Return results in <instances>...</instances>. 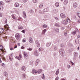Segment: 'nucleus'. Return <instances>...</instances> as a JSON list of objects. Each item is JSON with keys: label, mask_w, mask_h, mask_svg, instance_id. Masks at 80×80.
I'll return each instance as SVG.
<instances>
[{"label": "nucleus", "mask_w": 80, "mask_h": 80, "mask_svg": "<svg viewBox=\"0 0 80 80\" xmlns=\"http://www.w3.org/2000/svg\"><path fill=\"white\" fill-rule=\"evenodd\" d=\"M33 2L34 3H35L37 2V1L36 0H32Z\"/></svg>", "instance_id": "obj_42"}, {"label": "nucleus", "mask_w": 80, "mask_h": 80, "mask_svg": "<svg viewBox=\"0 0 80 80\" xmlns=\"http://www.w3.org/2000/svg\"><path fill=\"white\" fill-rule=\"evenodd\" d=\"M35 43H36V44H37V46L38 47H39L40 43H39L38 41H36L35 42Z\"/></svg>", "instance_id": "obj_8"}, {"label": "nucleus", "mask_w": 80, "mask_h": 80, "mask_svg": "<svg viewBox=\"0 0 80 80\" xmlns=\"http://www.w3.org/2000/svg\"><path fill=\"white\" fill-rule=\"evenodd\" d=\"M60 15L62 18H66V16H65V15L63 13H61Z\"/></svg>", "instance_id": "obj_3"}, {"label": "nucleus", "mask_w": 80, "mask_h": 80, "mask_svg": "<svg viewBox=\"0 0 80 80\" xmlns=\"http://www.w3.org/2000/svg\"><path fill=\"white\" fill-rule=\"evenodd\" d=\"M71 66L70 65H68L67 66V67L68 68H70Z\"/></svg>", "instance_id": "obj_54"}, {"label": "nucleus", "mask_w": 80, "mask_h": 80, "mask_svg": "<svg viewBox=\"0 0 80 80\" xmlns=\"http://www.w3.org/2000/svg\"><path fill=\"white\" fill-rule=\"evenodd\" d=\"M42 79H45V76H42Z\"/></svg>", "instance_id": "obj_52"}, {"label": "nucleus", "mask_w": 80, "mask_h": 80, "mask_svg": "<svg viewBox=\"0 0 80 80\" xmlns=\"http://www.w3.org/2000/svg\"><path fill=\"white\" fill-rule=\"evenodd\" d=\"M23 15L24 18H27V15H26V13L25 11H23Z\"/></svg>", "instance_id": "obj_10"}, {"label": "nucleus", "mask_w": 80, "mask_h": 80, "mask_svg": "<svg viewBox=\"0 0 80 80\" xmlns=\"http://www.w3.org/2000/svg\"><path fill=\"white\" fill-rule=\"evenodd\" d=\"M67 20V22H68L69 23L70 22V19L68 18Z\"/></svg>", "instance_id": "obj_37"}, {"label": "nucleus", "mask_w": 80, "mask_h": 80, "mask_svg": "<svg viewBox=\"0 0 80 80\" xmlns=\"http://www.w3.org/2000/svg\"><path fill=\"white\" fill-rule=\"evenodd\" d=\"M29 12L30 13H33V12H34L33 11V10L31 9L30 11Z\"/></svg>", "instance_id": "obj_39"}, {"label": "nucleus", "mask_w": 80, "mask_h": 80, "mask_svg": "<svg viewBox=\"0 0 80 80\" xmlns=\"http://www.w3.org/2000/svg\"><path fill=\"white\" fill-rule=\"evenodd\" d=\"M30 65H33V62L32 61H31L30 62Z\"/></svg>", "instance_id": "obj_41"}, {"label": "nucleus", "mask_w": 80, "mask_h": 80, "mask_svg": "<svg viewBox=\"0 0 80 80\" xmlns=\"http://www.w3.org/2000/svg\"><path fill=\"white\" fill-rule=\"evenodd\" d=\"M42 48H39V51L40 52H42Z\"/></svg>", "instance_id": "obj_46"}, {"label": "nucleus", "mask_w": 80, "mask_h": 80, "mask_svg": "<svg viewBox=\"0 0 80 80\" xmlns=\"http://www.w3.org/2000/svg\"><path fill=\"white\" fill-rule=\"evenodd\" d=\"M42 27L43 28H46L47 27V25L44 24L43 25Z\"/></svg>", "instance_id": "obj_34"}, {"label": "nucleus", "mask_w": 80, "mask_h": 80, "mask_svg": "<svg viewBox=\"0 0 80 80\" xmlns=\"http://www.w3.org/2000/svg\"><path fill=\"white\" fill-rule=\"evenodd\" d=\"M54 30L57 32H59V29L58 28L54 29Z\"/></svg>", "instance_id": "obj_30"}, {"label": "nucleus", "mask_w": 80, "mask_h": 80, "mask_svg": "<svg viewBox=\"0 0 80 80\" xmlns=\"http://www.w3.org/2000/svg\"><path fill=\"white\" fill-rule=\"evenodd\" d=\"M14 6L15 7H19V4L18 3L16 2L15 3Z\"/></svg>", "instance_id": "obj_15"}, {"label": "nucleus", "mask_w": 80, "mask_h": 80, "mask_svg": "<svg viewBox=\"0 0 80 80\" xmlns=\"http://www.w3.org/2000/svg\"><path fill=\"white\" fill-rule=\"evenodd\" d=\"M42 7H43V4L41 3L39 5V7L40 8H42Z\"/></svg>", "instance_id": "obj_35"}, {"label": "nucleus", "mask_w": 80, "mask_h": 80, "mask_svg": "<svg viewBox=\"0 0 80 80\" xmlns=\"http://www.w3.org/2000/svg\"><path fill=\"white\" fill-rule=\"evenodd\" d=\"M15 37L17 40H18L20 38V35L18 33H17L15 35Z\"/></svg>", "instance_id": "obj_2"}, {"label": "nucleus", "mask_w": 80, "mask_h": 80, "mask_svg": "<svg viewBox=\"0 0 80 80\" xmlns=\"http://www.w3.org/2000/svg\"><path fill=\"white\" fill-rule=\"evenodd\" d=\"M58 73H59V69H58L56 72V75H58Z\"/></svg>", "instance_id": "obj_27"}, {"label": "nucleus", "mask_w": 80, "mask_h": 80, "mask_svg": "<svg viewBox=\"0 0 80 80\" xmlns=\"http://www.w3.org/2000/svg\"><path fill=\"white\" fill-rule=\"evenodd\" d=\"M74 57H78V53L77 52H74Z\"/></svg>", "instance_id": "obj_16"}, {"label": "nucleus", "mask_w": 80, "mask_h": 80, "mask_svg": "<svg viewBox=\"0 0 80 80\" xmlns=\"http://www.w3.org/2000/svg\"><path fill=\"white\" fill-rule=\"evenodd\" d=\"M11 13H14V11H11L10 12Z\"/></svg>", "instance_id": "obj_64"}, {"label": "nucleus", "mask_w": 80, "mask_h": 80, "mask_svg": "<svg viewBox=\"0 0 80 80\" xmlns=\"http://www.w3.org/2000/svg\"><path fill=\"white\" fill-rule=\"evenodd\" d=\"M4 28L5 29V30H9V28L7 27V26H4Z\"/></svg>", "instance_id": "obj_24"}, {"label": "nucleus", "mask_w": 80, "mask_h": 80, "mask_svg": "<svg viewBox=\"0 0 80 80\" xmlns=\"http://www.w3.org/2000/svg\"><path fill=\"white\" fill-rule=\"evenodd\" d=\"M73 7L74 8H76L77 7V3L76 2H74L73 3Z\"/></svg>", "instance_id": "obj_18"}, {"label": "nucleus", "mask_w": 80, "mask_h": 80, "mask_svg": "<svg viewBox=\"0 0 80 80\" xmlns=\"http://www.w3.org/2000/svg\"><path fill=\"white\" fill-rule=\"evenodd\" d=\"M62 23H63V24H64V25H67V24L68 23L67 22L63 20H62Z\"/></svg>", "instance_id": "obj_5"}, {"label": "nucleus", "mask_w": 80, "mask_h": 80, "mask_svg": "<svg viewBox=\"0 0 80 80\" xmlns=\"http://www.w3.org/2000/svg\"><path fill=\"white\" fill-rule=\"evenodd\" d=\"M38 73H40L42 72V69H39L38 71H37Z\"/></svg>", "instance_id": "obj_31"}, {"label": "nucleus", "mask_w": 80, "mask_h": 80, "mask_svg": "<svg viewBox=\"0 0 80 80\" xmlns=\"http://www.w3.org/2000/svg\"><path fill=\"white\" fill-rule=\"evenodd\" d=\"M22 70H23L24 71H25V70H26V68H25V67L24 66H23L22 68Z\"/></svg>", "instance_id": "obj_25"}, {"label": "nucleus", "mask_w": 80, "mask_h": 80, "mask_svg": "<svg viewBox=\"0 0 80 80\" xmlns=\"http://www.w3.org/2000/svg\"><path fill=\"white\" fill-rule=\"evenodd\" d=\"M68 0H64V3L65 5H67L68 3Z\"/></svg>", "instance_id": "obj_21"}, {"label": "nucleus", "mask_w": 80, "mask_h": 80, "mask_svg": "<svg viewBox=\"0 0 80 80\" xmlns=\"http://www.w3.org/2000/svg\"><path fill=\"white\" fill-rule=\"evenodd\" d=\"M58 80V77H57L55 79V80Z\"/></svg>", "instance_id": "obj_59"}, {"label": "nucleus", "mask_w": 80, "mask_h": 80, "mask_svg": "<svg viewBox=\"0 0 80 80\" xmlns=\"http://www.w3.org/2000/svg\"><path fill=\"white\" fill-rule=\"evenodd\" d=\"M11 1H12V0H6V2H10Z\"/></svg>", "instance_id": "obj_49"}, {"label": "nucleus", "mask_w": 80, "mask_h": 80, "mask_svg": "<svg viewBox=\"0 0 80 80\" xmlns=\"http://www.w3.org/2000/svg\"><path fill=\"white\" fill-rule=\"evenodd\" d=\"M64 35H65V36H67V33L65 32L64 33Z\"/></svg>", "instance_id": "obj_58"}, {"label": "nucleus", "mask_w": 80, "mask_h": 80, "mask_svg": "<svg viewBox=\"0 0 80 80\" xmlns=\"http://www.w3.org/2000/svg\"><path fill=\"white\" fill-rule=\"evenodd\" d=\"M32 72L33 74L35 75V74H36V73H37V71L35 70V69H33L32 70Z\"/></svg>", "instance_id": "obj_13"}, {"label": "nucleus", "mask_w": 80, "mask_h": 80, "mask_svg": "<svg viewBox=\"0 0 80 80\" xmlns=\"http://www.w3.org/2000/svg\"><path fill=\"white\" fill-rule=\"evenodd\" d=\"M22 33H25V30H22Z\"/></svg>", "instance_id": "obj_56"}, {"label": "nucleus", "mask_w": 80, "mask_h": 80, "mask_svg": "<svg viewBox=\"0 0 80 80\" xmlns=\"http://www.w3.org/2000/svg\"><path fill=\"white\" fill-rule=\"evenodd\" d=\"M54 50H57V47H55L54 48Z\"/></svg>", "instance_id": "obj_60"}, {"label": "nucleus", "mask_w": 80, "mask_h": 80, "mask_svg": "<svg viewBox=\"0 0 80 80\" xmlns=\"http://www.w3.org/2000/svg\"><path fill=\"white\" fill-rule=\"evenodd\" d=\"M4 76L5 77H7L8 76V74L6 72H4Z\"/></svg>", "instance_id": "obj_32"}, {"label": "nucleus", "mask_w": 80, "mask_h": 80, "mask_svg": "<svg viewBox=\"0 0 80 80\" xmlns=\"http://www.w3.org/2000/svg\"><path fill=\"white\" fill-rule=\"evenodd\" d=\"M22 75H23V78H25V77H25V74H23Z\"/></svg>", "instance_id": "obj_51"}, {"label": "nucleus", "mask_w": 80, "mask_h": 80, "mask_svg": "<svg viewBox=\"0 0 80 80\" xmlns=\"http://www.w3.org/2000/svg\"><path fill=\"white\" fill-rule=\"evenodd\" d=\"M77 57H75V56H74V58H73V60H76V59H77Z\"/></svg>", "instance_id": "obj_47"}, {"label": "nucleus", "mask_w": 80, "mask_h": 80, "mask_svg": "<svg viewBox=\"0 0 80 80\" xmlns=\"http://www.w3.org/2000/svg\"><path fill=\"white\" fill-rule=\"evenodd\" d=\"M64 49L62 48L60 49L59 50V53L62 57H64L65 52H64Z\"/></svg>", "instance_id": "obj_1"}, {"label": "nucleus", "mask_w": 80, "mask_h": 80, "mask_svg": "<svg viewBox=\"0 0 80 80\" xmlns=\"http://www.w3.org/2000/svg\"><path fill=\"white\" fill-rule=\"evenodd\" d=\"M61 29H62V30H64V29H65V28L64 27H62L61 28Z\"/></svg>", "instance_id": "obj_61"}, {"label": "nucleus", "mask_w": 80, "mask_h": 80, "mask_svg": "<svg viewBox=\"0 0 80 80\" xmlns=\"http://www.w3.org/2000/svg\"><path fill=\"white\" fill-rule=\"evenodd\" d=\"M29 40L30 43H33V39H32V38L31 37L29 38Z\"/></svg>", "instance_id": "obj_9"}, {"label": "nucleus", "mask_w": 80, "mask_h": 80, "mask_svg": "<svg viewBox=\"0 0 80 80\" xmlns=\"http://www.w3.org/2000/svg\"><path fill=\"white\" fill-rule=\"evenodd\" d=\"M12 18H13V19H16V17L14 15V14H12Z\"/></svg>", "instance_id": "obj_28"}, {"label": "nucleus", "mask_w": 80, "mask_h": 80, "mask_svg": "<svg viewBox=\"0 0 80 80\" xmlns=\"http://www.w3.org/2000/svg\"><path fill=\"white\" fill-rule=\"evenodd\" d=\"M78 32V29H77V28L73 32V35H75V34L77 32Z\"/></svg>", "instance_id": "obj_11"}, {"label": "nucleus", "mask_w": 80, "mask_h": 80, "mask_svg": "<svg viewBox=\"0 0 80 80\" xmlns=\"http://www.w3.org/2000/svg\"><path fill=\"white\" fill-rule=\"evenodd\" d=\"M39 13H40L41 14H43V12H42L41 10H40L39 11Z\"/></svg>", "instance_id": "obj_40"}, {"label": "nucleus", "mask_w": 80, "mask_h": 80, "mask_svg": "<svg viewBox=\"0 0 80 80\" xmlns=\"http://www.w3.org/2000/svg\"><path fill=\"white\" fill-rule=\"evenodd\" d=\"M55 26H56L57 27H60V25L58 23H56L55 24Z\"/></svg>", "instance_id": "obj_23"}, {"label": "nucleus", "mask_w": 80, "mask_h": 80, "mask_svg": "<svg viewBox=\"0 0 80 80\" xmlns=\"http://www.w3.org/2000/svg\"><path fill=\"white\" fill-rule=\"evenodd\" d=\"M46 32V29H44L42 31V34H45V33Z\"/></svg>", "instance_id": "obj_29"}, {"label": "nucleus", "mask_w": 80, "mask_h": 80, "mask_svg": "<svg viewBox=\"0 0 80 80\" xmlns=\"http://www.w3.org/2000/svg\"><path fill=\"white\" fill-rule=\"evenodd\" d=\"M68 44L69 47H71V46H72V44H71L70 42H68Z\"/></svg>", "instance_id": "obj_38"}, {"label": "nucleus", "mask_w": 80, "mask_h": 80, "mask_svg": "<svg viewBox=\"0 0 80 80\" xmlns=\"http://www.w3.org/2000/svg\"><path fill=\"white\" fill-rule=\"evenodd\" d=\"M3 2H0V7H3Z\"/></svg>", "instance_id": "obj_22"}, {"label": "nucleus", "mask_w": 80, "mask_h": 80, "mask_svg": "<svg viewBox=\"0 0 80 80\" xmlns=\"http://www.w3.org/2000/svg\"><path fill=\"white\" fill-rule=\"evenodd\" d=\"M4 30H3V29L2 28H0V33H2L3 32Z\"/></svg>", "instance_id": "obj_17"}, {"label": "nucleus", "mask_w": 80, "mask_h": 80, "mask_svg": "<svg viewBox=\"0 0 80 80\" xmlns=\"http://www.w3.org/2000/svg\"><path fill=\"white\" fill-rule=\"evenodd\" d=\"M55 5L56 7H58L59 6V3L56 2L55 3Z\"/></svg>", "instance_id": "obj_26"}, {"label": "nucleus", "mask_w": 80, "mask_h": 80, "mask_svg": "<svg viewBox=\"0 0 80 80\" xmlns=\"http://www.w3.org/2000/svg\"><path fill=\"white\" fill-rule=\"evenodd\" d=\"M3 49V46L2 45H1L0 46V50H1Z\"/></svg>", "instance_id": "obj_43"}, {"label": "nucleus", "mask_w": 80, "mask_h": 80, "mask_svg": "<svg viewBox=\"0 0 80 80\" xmlns=\"http://www.w3.org/2000/svg\"><path fill=\"white\" fill-rule=\"evenodd\" d=\"M77 15H78V17L80 18V13H78Z\"/></svg>", "instance_id": "obj_48"}, {"label": "nucleus", "mask_w": 80, "mask_h": 80, "mask_svg": "<svg viewBox=\"0 0 80 80\" xmlns=\"http://www.w3.org/2000/svg\"><path fill=\"white\" fill-rule=\"evenodd\" d=\"M23 54H24V56L25 58L27 57V56H28L27 55V52H23Z\"/></svg>", "instance_id": "obj_19"}, {"label": "nucleus", "mask_w": 80, "mask_h": 80, "mask_svg": "<svg viewBox=\"0 0 80 80\" xmlns=\"http://www.w3.org/2000/svg\"><path fill=\"white\" fill-rule=\"evenodd\" d=\"M51 44V43H48L47 44H46V46L47 47H49V46H50V45Z\"/></svg>", "instance_id": "obj_36"}, {"label": "nucleus", "mask_w": 80, "mask_h": 80, "mask_svg": "<svg viewBox=\"0 0 80 80\" xmlns=\"http://www.w3.org/2000/svg\"><path fill=\"white\" fill-rule=\"evenodd\" d=\"M16 58L17 59H18V60L19 61H20V58H22V55L21 54H20L18 57L16 56Z\"/></svg>", "instance_id": "obj_7"}, {"label": "nucleus", "mask_w": 80, "mask_h": 80, "mask_svg": "<svg viewBox=\"0 0 80 80\" xmlns=\"http://www.w3.org/2000/svg\"><path fill=\"white\" fill-rule=\"evenodd\" d=\"M75 42L76 44H78V43H79V40L78 39H76Z\"/></svg>", "instance_id": "obj_14"}, {"label": "nucleus", "mask_w": 80, "mask_h": 80, "mask_svg": "<svg viewBox=\"0 0 80 80\" xmlns=\"http://www.w3.org/2000/svg\"><path fill=\"white\" fill-rule=\"evenodd\" d=\"M58 42V41H57V39H56L55 40L54 43H57V42Z\"/></svg>", "instance_id": "obj_45"}, {"label": "nucleus", "mask_w": 80, "mask_h": 80, "mask_svg": "<svg viewBox=\"0 0 80 80\" xmlns=\"http://www.w3.org/2000/svg\"><path fill=\"white\" fill-rule=\"evenodd\" d=\"M34 55L35 56H38V55H39V54H38V53L37 50H35L34 51Z\"/></svg>", "instance_id": "obj_4"}, {"label": "nucleus", "mask_w": 80, "mask_h": 80, "mask_svg": "<svg viewBox=\"0 0 80 80\" xmlns=\"http://www.w3.org/2000/svg\"><path fill=\"white\" fill-rule=\"evenodd\" d=\"M23 28L22 26L19 27L18 28V29H22Z\"/></svg>", "instance_id": "obj_44"}, {"label": "nucleus", "mask_w": 80, "mask_h": 80, "mask_svg": "<svg viewBox=\"0 0 80 80\" xmlns=\"http://www.w3.org/2000/svg\"><path fill=\"white\" fill-rule=\"evenodd\" d=\"M26 39H23V40H22V42H26Z\"/></svg>", "instance_id": "obj_50"}, {"label": "nucleus", "mask_w": 80, "mask_h": 80, "mask_svg": "<svg viewBox=\"0 0 80 80\" xmlns=\"http://www.w3.org/2000/svg\"><path fill=\"white\" fill-rule=\"evenodd\" d=\"M39 62H40V60L37 59L36 60V61L35 62L36 66H37L38 64V63H39Z\"/></svg>", "instance_id": "obj_6"}, {"label": "nucleus", "mask_w": 80, "mask_h": 80, "mask_svg": "<svg viewBox=\"0 0 80 80\" xmlns=\"http://www.w3.org/2000/svg\"><path fill=\"white\" fill-rule=\"evenodd\" d=\"M27 50H29V51H32V48H29L27 49Z\"/></svg>", "instance_id": "obj_33"}, {"label": "nucleus", "mask_w": 80, "mask_h": 80, "mask_svg": "<svg viewBox=\"0 0 80 80\" xmlns=\"http://www.w3.org/2000/svg\"><path fill=\"white\" fill-rule=\"evenodd\" d=\"M27 1V0H23V2H24V3H25V2H26Z\"/></svg>", "instance_id": "obj_63"}, {"label": "nucleus", "mask_w": 80, "mask_h": 80, "mask_svg": "<svg viewBox=\"0 0 80 80\" xmlns=\"http://www.w3.org/2000/svg\"><path fill=\"white\" fill-rule=\"evenodd\" d=\"M64 46V45H63V44H62L61 45V47H63Z\"/></svg>", "instance_id": "obj_55"}, {"label": "nucleus", "mask_w": 80, "mask_h": 80, "mask_svg": "<svg viewBox=\"0 0 80 80\" xmlns=\"http://www.w3.org/2000/svg\"><path fill=\"white\" fill-rule=\"evenodd\" d=\"M7 19H5V23H7Z\"/></svg>", "instance_id": "obj_57"}, {"label": "nucleus", "mask_w": 80, "mask_h": 80, "mask_svg": "<svg viewBox=\"0 0 80 80\" xmlns=\"http://www.w3.org/2000/svg\"><path fill=\"white\" fill-rule=\"evenodd\" d=\"M0 17H2V13H0Z\"/></svg>", "instance_id": "obj_62"}, {"label": "nucleus", "mask_w": 80, "mask_h": 80, "mask_svg": "<svg viewBox=\"0 0 80 80\" xmlns=\"http://www.w3.org/2000/svg\"><path fill=\"white\" fill-rule=\"evenodd\" d=\"M70 62L71 63L72 65H74V63L73 62H72L70 61Z\"/></svg>", "instance_id": "obj_53"}, {"label": "nucleus", "mask_w": 80, "mask_h": 80, "mask_svg": "<svg viewBox=\"0 0 80 80\" xmlns=\"http://www.w3.org/2000/svg\"><path fill=\"white\" fill-rule=\"evenodd\" d=\"M11 56L9 57V58L10 60V61H12V60H13V58H12V54H11Z\"/></svg>", "instance_id": "obj_20"}, {"label": "nucleus", "mask_w": 80, "mask_h": 80, "mask_svg": "<svg viewBox=\"0 0 80 80\" xmlns=\"http://www.w3.org/2000/svg\"><path fill=\"white\" fill-rule=\"evenodd\" d=\"M48 8H45L43 10V12H48Z\"/></svg>", "instance_id": "obj_12"}]
</instances>
